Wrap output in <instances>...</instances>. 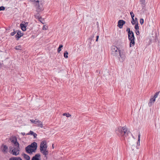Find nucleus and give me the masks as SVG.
<instances>
[{"instance_id":"f257e3e1","label":"nucleus","mask_w":160,"mask_h":160,"mask_svg":"<svg viewBox=\"0 0 160 160\" xmlns=\"http://www.w3.org/2000/svg\"><path fill=\"white\" fill-rule=\"evenodd\" d=\"M10 140L12 142L14 143L15 148L12 150V154L15 155L17 156L19 154V152L20 151L19 144L17 142V140L15 136L10 138Z\"/></svg>"},{"instance_id":"f03ea898","label":"nucleus","mask_w":160,"mask_h":160,"mask_svg":"<svg viewBox=\"0 0 160 160\" xmlns=\"http://www.w3.org/2000/svg\"><path fill=\"white\" fill-rule=\"evenodd\" d=\"M117 133L119 136L122 137L125 139V138H127L129 134H131L130 132L128 131L126 128L124 127L122 128L121 127H119L118 130L117 131Z\"/></svg>"},{"instance_id":"7ed1b4c3","label":"nucleus","mask_w":160,"mask_h":160,"mask_svg":"<svg viewBox=\"0 0 160 160\" xmlns=\"http://www.w3.org/2000/svg\"><path fill=\"white\" fill-rule=\"evenodd\" d=\"M37 148V144L36 142H34L30 145H28L25 148L26 152L28 154H32L35 152Z\"/></svg>"},{"instance_id":"20e7f679","label":"nucleus","mask_w":160,"mask_h":160,"mask_svg":"<svg viewBox=\"0 0 160 160\" xmlns=\"http://www.w3.org/2000/svg\"><path fill=\"white\" fill-rule=\"evenodd\" d=\"M47 142L45 140L42 141L40 145V150L41 153H42L44 156V157L47 158V155L48 154V152L47 150Z\"/></svg>"},{"instance_id":"39448f33","label":"nucleus","mask_w":160,"mask_h":160,"mask_svg":"<svg viewBox=\"0 0 160 160\" xmlns=\"http://www.w3.org/2000/svg\"><path fill=\"white\" fill-rule=\"evenodd\" d=\"M120 53V50L118 48L114 46L111 47V54L114 56H117Z\"/></svg>"},{"instance_id":"423d86ee","label":"nucleus","mask_w":160,"mask_h":160,"mask_svg":"<svg viewBox=\"0 0 160 160\" xmlns=\"http://www.w3.org/2000/svg\"><path fill=\"white\" fill-rule=\"evenodd\" d=\"M35 5L37 6L36 11L39 12L43 10V6L41 3L38 0L36 1Z\"/></svg>"},{"instance_id":"0eeeda50","label":"nucleus","mask_w":160,"mask_h":160,"mask_svg":"<svg viewBox=\"0 0 160 160\" xmlns=\"http://www.w3.org/2000/svg\"><path fill=\"white\" fill-rule=\"evenodd\" d=\"M28 22H24L20 24V26L22 31H24L26 30V27L28 26Z\"/></svg>"},{"instance_id":"6e6552de","label":"nucleus","mask_w":160,"mask_h":160,"mask_svg":"<svg viewBox=\"0 0 160 160\" xmlns=\"http://www.w3.org/2000/svg\"><path fill=\"white\" fill-rule=\"evenodd\" d=\"M118 55L120 56V57L119 58V60L120 62H123L125 60L126 58V57L125 56V55L123 53L120 52Z\"/></svg>"},{"instance_id":"1a4fd4ad","label":"nucleus","mask_w":160,"mask_h":160,"mask_svg":"<svg viewBox=\"0 0 160 160\" xmlns=\"http://www.w3.org/2000/svg\"><path fill=\"white\" fill-rule=\"evenodd\" d=\"M125 23V22L122 20H120L118 22V26L120 28H122L123 25Z\"/></svg>"},{"instance_id":"9d476101","label":"nucleus","mask_w":160,"mask_h":160,"mask_svg":"<svg viewBox=\"0 0 160 160\" xmlns=\"http://www.w3.org/2000/svg\"><path fill=\"white\" fill-rule=\"evenodd\" d=\"M16 33H17L15 35V37L16 38L17 40H18L23 35V34L21 32V31H18Z\"/></svg>"},{"instance_id":"9b49d317","label":"nucleus","mask_w":160,"mask_h":160,"mask_svg":"<svg viewBox=\"0 0 160 160\" xmlns=\"http://www.w3.org/2000/svg\"><path fill=\"white\" fill-rule=\"evenodd\" d=\"M41 155L39 153L36 154L32 159V160H41Z\"/></svg>"},{"instance_id":"f8f14e48","label":"nucleus","mask_w":160,"mask_h":160,"mask_svg":"<svg viewBox=\"0 0 160 160\" xmlns=\"http://www.w3.org/2000/svg\"><path fill=\"white\" fill-rule=\"evenodd\" d=\"M128 35L129 39H135L134 35L132 31H129Z\"/></svg>"},{"instance_id":"ddd939ff","label":"nucleus","mask_w":160,"mask_h":160,"mask_svg":"<svg viewBox=\"0 0 160 160\" xmlns=\"http://www.w3.org/2000/svg\"><path fill=\"white\" fill-rule=\"evenodd\" d=\"M1 149L4 153L8 152V147L6 145H2L1 146Z\"/></svg>"},{"instance_id":"4468645a","label":"nucleus","mask_w":160,"mask_h":160,"mask_svg":"<svg viewBox=\"0 0 160 160\" xmlns=\"http://www.w3.org/2000/svg\"><path fill=\"white\" fill-rule=\"evenodd\" d=\"M36 124L38 127H40V128H42L43 127V124L42 122L38 120L37 119L36 121Z\"/></svg>"},{"instance_id":"2eb2a0df","label":"nucleus","mask_w":160,"mask_h":160,"mask_svg":"<svg viewBox=\"0 0 160 160\" xmlns=\"http://www.w3.org/2000/svg\"><path fill=\"white\" fill-rule=\"evenodd\" d=\"M134 39H129L130 41L129 45L130 47H131L134 46L135 45Z\"/></svg>"},{"instance_id":"dca6fc26","label":"nucleus","mask_w":160,"mask_h":160,"mask_svg":"<svg viewBox=\"0 0 160 160\" xmlns=\"http://www.w3.org/2000/svg\"><path fill=\"white\" fill-rule=\"evenodd\" d=\"M153 99L154 98L152 97H151L148 103V105L149 107L152 106V103H154L155 102V101H153Z\"/></svg>"},{"instance_id":"f3484780","label":"nucleus","mask_w":160,"mask_h":160,"mask_svg":"<svg viewBox=\"0 0 160 160\" xmlns=\"http://www.w3.org/2000/svg\"><path fill=\"white\" fill-rule=\"evenodd\" d=\"M26 135H33V136H34V138H36V137L37 136V134L36 133L34 132L33 131H30L29 132L26 134Z\"/></svg>"},{"instance_id":"a211bd4d","label":"nucleus","mask_w":160,"mask_h":160,"mask_svg":"<svg viewBox=\"0 0 160 160\" xmlns=\"http://www.w3.org/2000/svg\"><path fill=\"white\" fill-rule=\"evenodd\" d=\"M22 155L23 156L24 158L26 160H30V157L27 155V154L23 153L22 154Z\"/></svg>"},{"instance_id":"6ab92c4d","label":"nucleus","mask_w":160,"mask_h":160,"mask_svg":"<svg viewBox=\"0 0 160 160\" xmlns=\"http://www.w3.org/2000/svg\"><path fill=\"white\" fill-rule=\"evenodd\" d=\"M9 160H22L20 157H12L9 158Z\"/></svg>"},{"instance_id":"aec40b11","label":"nucleus","mask_w":160,"mask_h":160,"mask_svg":"<svg viewBox=\"0 0 160 160\" xmlns=\"http://www.w3.org/2000/svg\"><path fill=\"white\" fill-rule=\"evenodd\" d=\"M159 92V91L156 92L155 93L154 96H152V97L154 98V99L153 100V101H155L156 98L158 97Z\"/></svg>"},{"instance_id":"412c9836","label":"nucleus","mask_w":160,"mask_h":160,"mask_svg":"<svg viewBox=\"0 0 160 160\" xmlns=\"http://www.w3.org/2000/svg\"><path fill=\"white\" fill-rule=\"evenodd\" d=\"M140 133L138 134V140L137 142V144L138 146L140 145Z\"/></svg>"},{"instance_id":"4be33fe9","label":"nucleus","mask_w":160,"mask_h":160,"mask_svg":"<svg viewBox=\"0 0 160 160\" xmlns=\"http://www.w3.org/2000/svg\"><path fill=\"white\" fill-rule=\"evenodd\" d=\"M15 49L17 50H21L22 47L20 45L16 46L15 47Z\"/></svg>"},{"instance_id":"5701e85b","label":"nucleus","mask_w":160,"mask_h":160,"mask_svg":"<svg viewBox=\"0 0 160 160\" xmlns=\"http://www.w3.org/2000/svg\"><path fill=\"white\" fill-rule=\"evenodd\" d=\"M34 17L37 19H38L39 20L40 19V18L39 17V14L38 13L35 15Z\"/></svg>"},{"instance_id":"b1692460","label":"nucleus","mask_w":160,"mask_h":160,"mask_svg":"<svg viewBox=\"0 0 160 160\" xmlns=\"http://www.w3.org/2000/svg\"><path fill=\"white\" fill-rule=\"evenodd\" d=\"M37 119H36L35 120H34L33 119H31L30 120V121L32 123L36 124Z\"/></svg>"},{"instance_id":"393cba45","label":"nucleus","mask_w":160,"mask_h":160,"mask_svg":"<svg viewBox=\"0 0 160 160\" xmlns=\"http://www.w3.org/2000/svg\"><path fill=\"white\" fill-rule=\"evenodd\" d=\"M68 52L67 51H66L64 53V56L65 58H67L68 57Z\"/></svg>"},{"instance_id":"a878e982","label":"nucleus","mask_w":160,"mask_h":160,"mask_svg":"<svg viewBox=\"0 0 160 160\" xmlns=\"http://www.w3.org/2000/svg\"><path fill=\"white\" fill-rule=\"evenodd\" d=\"M63 116H66L67 117H69L71 115L68 113H65L63 114Z\"/></svg>"},{"instance_id":"bb28decb","label":"nucleus","mask_w":160,"mask_h":160,"mask_svg":"<svg viewBox=\"0 0 160 160\" xmlns=\"http://www.w3.org/2000/svg\"><path fill=\"white\" fill-rule=\"evenodd\" d=\"M134 28L136 30H138L139 29V27L138 26V22L137 24H135Z\"/></svg>"},{"instance_id":"cd10ccee","label":"nucleus","mask_w":160,"mask_h":160,"mask_svg":"<svg viewBox=\"0 0 160 160\" xmlns=\"http://www.w3.org/2000/svg\"><path fill=\"white\" fill-rule=\"evenodd\" d=\"M130 14L132 18H134V14L132 12V11L130 12Z\"/></svg>"},{"instance_id":"c85d7f7f","label":"nucleus","mask_w":160,"mask_h":160,"mask_svg":"<svg viewBox=\"0 0 160 160\" xmlns=\"http://www.w3.org/2000/svg\"><path fill=\"white\" fill-rule=\"evenodd\" d=\"M17 31H15L14 30L13 32H12L11 33V35L12 36H13L15 34H16L17 33Z\"/></svg>"},{"instance_id":"c756f323","label":"nucleus","mask_w":160,"mask_h":160,"mask_svg":"<svg viewBox=\"0 0 160 160\" xmlns=\"http://www.w3.org/2000/svg\"><path fill=\"white\" fill-rule=\"evenodd\" d=\"M140 22L141 25H142L144 23V19L142 18H141L140 20Z\"/></svg>"},{"instance_id":"7c9ffc66","label":"nucleus","mask_w":160,"mask_h":160,"mask_svg":"<svg viewBox=\"0 0 160 160\" xmlns=\"http://www.w3.org/2000/svg\"><path fill=\"white\" fill-rule=\"evenodd\" d=\"M132 20L131 21V23L133 25L135 24V21L134 18H132Z\"/></svg>"},{"instance_id":"2f4dec72","label":"nucleus","mask_w":160,"mask_h":160,"mask_svg":"<svg viewBox=\"0 0 160 160\" xmlns=\"http://www.w3.org/2000/svg\"><path fill=\"white\" fill-rule=\"evenodd\" d=\"M5 9V8L3 6H1L0 7V11H1V10H4Z\"/></svg>"},{"instance_id":"473e14b6","label":"nucleus","mask_w":160,"mask_h":160,"mask_svg":"<svg viewBox=\"0 0 160 160\" xmlns=\"http://www.w3.org/2000/svg\"><path fill=\"white\" fill-rule=\"evenodd\" d=\"M136 33L137 35H138L139 34V32L138 30H136Z\"/></svg>"},{"instance_id":"72a5a7b5","label":"nucleus","mask_w":160,"mask_h":160,"mask_svg":"<svg viewBox=\"0 0 160 160\" xmlns=\"http://www.w3.org/2000/svg\"><path fill=\"white\" fill-rule=\"evenodd\" d=\"M58 53L60 52V45H59V46L58 48Z\"/></svg>"},{"instance_id":"f704fd0d","label":"nucleus","mask_w":160,"mask_h":160,"mask_svg":"<svg viewBox=\"0 0 160 160\" xmlns=\"http://www.w3.org/2000/svg\"><path fill=\"white\" fill-rule=\"evenodd\" d=\"M94 34H92L90 37V39H91V40H92L93 39V38H94Z\"/></svg>"},{"instance_id":"c9c22d12","label":"nucleus","mask_w":160,"mask_h":160,"mask_svg":"<svg viewBox=\"0 0 160 160\" xmlns=\"http://www.w3.org/2000/svg\"><path fill=\"white\" fill-rule=\"evenodd\" d=\"M99 37V36L98 35L96 36V42H97L98 41V39Z\"/></svg>"},{"instance_id":"e433bc0d","label":"nucleus","mask_w":160,"mask_h":160,"mask_svg":"<svg viewBox=\"0 0 160 160\" xmlns=\"http://www.w3.org/2000/svg\"><path fill=\"white\" fill-rule=\"evenodd\" d=\"M126 31H128V33H129V31H131L130 30V29L129 28H127V30H126Z\"/></svg>"},{"instance_id":"4c0bfd02","label":"nucleus","mask_w":160,"mask_h":160,"mask_svg":"<svg viewBox=\"0 0 160 160\" xmlns=\"http://www.w3.org/2000/svg\"><path fill=\"white\" fill-rule=\"evenodd\" d=\"M140 2H142V3H144L145 0H140Z\"/></svg>"},{"instance_id":"58836bf2","label":"nucleus","mask_w":160,"mask_h":160,"mask_svg":"<svg viewBox=\"0 0 160 160\" xmlns=\"http://www.w3.org/2000/svg\"><path fill=\"white\" fill-rule=\"evenodd\" d=\"M42 29L43 30H46V27L45 26H43Z\"/></svg>"},{"instance_id":"ea45409f","label":"nucleus","mask_w":160,"mask_h":160,"mask_svg":"<svg viewBox=\"0 0 160 160\" xmlns=\"http://www.w3.org/2000/svg\"><path fill=\"white\" fill-rule=\"evenodd\" d=\"M21 134L23 136H24L25 134V132H21Z\"/></svg>"},{"instance_id":"a19ab883","label":"nucleus","mask_w":160,"mask_h":160,"mask_svg":"<svg viewBox=\"0 0 160 160\" xmlns=\"http://www.w3.org/2000/svg\"><path fill=\"white\" fill-rule=\"evenodd\" d=\"M9 149L11 150V149H12V147H9Z\"/></svg>"},{"instance_id":"79ce46f5","label":"nucleus","mask_w":160,"mask_h":160,"mask_svg":"<svg viewBox=\"0 0 160 160\" xmlns=\"http://www.w3.org/2000/svg\"><path fill=\"white\" fill-rule=\"evenodd\" d=\"M62 47H63L62 45L61 44V48Z\"/></svg>"},{"instance_id":"37998d69","label":"nucleus","mask_w":160,"mask_h":160,"mask_svg":"<svg viewBox=\"0 0 160 160\" xmlns=\"http://www.w3.org/2000/svg\"><path fill=\"white\" fill-rule=\"evenodd\" d=\"M135 21L137 20V18H135Z\"/></svg>"},{"instance_id":"c03bdc74","label":"nucleus","mask_w":160,"mask_h":160,"mask_svg":"<svg viewBox=\"0 0 160 160\" xmlns=\"http://www.w3.org/2000/svg\"><path fill=\"white\" fill-rule=\"evenodd\" d=\"M32 0L33 2V1H35V2H36V0Z\"/></svg>"},{"instance_id":"a18cd8bd","label":"nucleus","mask_w":160,"mask_h":160,"mask_svg":"<svg viewBox=\"0 0 160 160\" xmlns=\"http://www.w3.org/2000/svg\"><path fill=\"white\" fill-rule=\"evenodd\" d=\"M52 147L53 148V144H52Z\"/></svg>"}]
</instances>
